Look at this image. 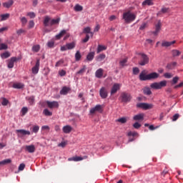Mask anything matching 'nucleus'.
Returning <instances> with one entry per match:
<instances>
[{"label":"nucleus","instance_id":"54","mask_svg":"<svg viewBox=\"0 0 183 183\" xmlns=\"http://www.w3.org/2000/svg\"><path fill=\"white\" fill-rule=\"evenodd\" d=\"M178 81H179V77H178V76L174 77L172 79V84L175 85V84L178 83Z\"/></svg>","mask_w":183,"mask_h":183},{"label":"nucleus","instance_id":"60","mask_svg":"<svg viewBox=\"0 0 183 183\" xmlns=\"http://www.w3.org/2000/svg\"><path fill=\"white\" fill-rule=\"evenodd\" d=\"M25 169V164L21 163L19 167V171H24Z\"/></svg>","mask_w":183,"mask_h":183},{"label":"nucleus","instance_id":"41","mask_svg":"<svg viewBox=\"0 0 183 183\" xmlns=\"http://www.w3.org/2000/svg\"><path fill=\"white\" fill-rule=\"evenodd\" d=\"M127 62H128V59H127V58L123 59H122V60L119 61V65H120L121 66H126Z\"/></svg>","mask_w":183,"mask_h":183},{"label":"nucleus","instance_id":"28","mask_svg":"<svg viewBox=\"0 0 183 183\" xmlns=\"http://www.w3.org/2000/svg\"><path fill=\"white\" fill-rule=\"evenodd\" d=\"M102 51H107V46L99 44L97 46V54H99L100 52H102Z\"/></svg>","mask_w":183,"mask_h":183},{"label":"nucleus","instance_id":"62","mask_svg":"<svg viewBox=\"0 0 183 183\" xmlns=\"http://www.w3.org/2000/svg\"><path fill=\"white\" fill-rule=\"evenodd\" d=\"M88 41H89V35L86 34V37L82 40V42H84V44L88 42Z\"/></svg>","mask_w":183,"mask_h":183},{"label":"nucleus","instance_id":"1","mask_svg":"<svg viewBox=\"0 0 183 183\" xmlns=\"http://www.w3.org/2000/svg\"><path fill=\"white\" fill-rule=\"evenodd\" d=\"M61 19H51L49 16H44L43 24L44 26H53V25H59Z\"/></svg>","mask_w":183,"mask_h":183},{"label":"nucleus","instance_id":"4","mask_svg":"<svg viewBox=\"0 0 183 183\" xmlns=\"http://www.w3.org/2000/svg\"><path fill=\"white\" fill-rule=\"evenodd\" d=\"M119 99L121 102H130L132 97L129 93L122 92L120 95Z\"/></svg>","mask_w":183,"mask_h":183},{"label":"nucleus","instance_id":"34","mask_svg":"<svg viewBox=\"0 0 183 183\" xmlns=\"http://www.w3.org/2000/svg\"><path fill=\"white\" fill-rule=\"evenodd\" d=\"M86 71V66H83V67L79 71L76 72V75H84Z\"/></svg>","mask_w":183,"mask_h":183},{"label":"nucleus","instance_id":"39","mask_svg":"<svg viewBox=\"0 0 183 183\" xmlns=\"http://www.w3.org/2000/svg\"><path fill=\"white\" fill-rule=\"evenodd\" d=\"M39 49H41V46L39 44H36L32 46L33 52H39Z\"/></svg>","mask_w":183,"mask_h":183},{"label":"nucleus","instance_id":"6","mask_svg":"<svg viewBox=\"0 0 183 183\" xmlns=\"http://www.w3.org/2000/svg\"><path fill=\"white\" fill-rule=\"evenodd\" d=\"M95 112L102 114V112H104V107L101 104H97L90 109V114H95Z\"/></svg>","mask_w":183,"mask_h":183},{"label":"nucleus","instance_id":"10","mask_svg":"<svg viewBox=\"0 0 183 183\" xmlns=\"http://www.w3.org/2000/svg\"><path fill=\"white\" fill-rule=\"evenodd\" d=\"M16 132L18 137H24L25 135H31V132L25 129H17Z\"/></svg>","mask_w":183,"mask_h":183},{"label":"nucleus","instance_id":"50","mask_svg":"<svg viewBox=\"0 0 183 183\" xmlns=\"http://www.w3.org/2000/svg\"><path fill=\"white\" fill-rule=\"evenodd\" d=\"M4 49H8V45L4 43L0 44V51H2Z\"/></svg>","mask_w":183,"mask_h":183},{"label":"nucleus","instance_id":"36","mask_svg":"<svg viewBox=\"0 0 183 183\" xmlns=\"http://www.w3.org/2000/svg\"><path fill=\"white\" fill-rule=\"evenodd\" d=\"M43 114L46 117H52V112H50L48 109H44L43 111Z\"/></svg>","mask_w":183,"mask_h":183},{"label":"nucleus","instance_id":"29","mask_svg":"<svg viewBox=\"0 0 183 183\" xmlns=\"http://www.w3.org/2000/svg\"><path fill=\"white\" fill-rule=\"evenodd\" d=\"M69 92V88L66 86H64L60 91L61 95H66Z\"/></svg>","mask_w":183,"mask_h":183},{"label":"nucleus","instance_id":"38","mask_svg":"<svg viewBox=\"0 0 183 183\" xmlns=\"http://www.w3.org/2000/svg\"><path fill=\"white\" fill-rule=\"evenodd\" d=\"M11 162H12V160H11V159H4L0 162V167L1 165H6V164H11Z\"/></svg>","mask_w":183,"mask_h":183},{"label":"nucleus","instance_id":"30","mask_svg":"<svg viewBox=\"0 0 183 183\" xmlns=\"http://www.w3.org/2000/svg\"><path fill=\"white\" fill-rule=\"evenodd\" d=\"M13 88L15 89H22V88H24V84L22 83H14L13 84Z\"/></svg>","mask_w":183,"mask_h":183},{"label":"nucleus","instance_id":"31","mask_svg":"<svg viewBox=\"0 0 183 183\" xmlns=\"http://www.w3.org/2000/svg\"><path fill=\"white\" fill-rule=\"evenodd\" d=\"M143 94H144V95H151L152 92H151V89H149V87H144L143 89Z\"/></svg>","mask_w":183,"mask_h":183},{"label":"nucleus","instance_id":"19","mask_svg":"<svg viewBox=\"0 0 183 183\" xmlns=\"http://www.w3.org/2000/svg\"><path fill=\"white\" fill-rule=\"evenodd\" d=\"M144 117L145 114L144 113H141L137 115H134L133 117L134 121H144Z\"/></svg>","mask_w":183,"mask_h":183},{"label":"nucleus","instance_id":"44","mask_svg":"<svg viewBox=\"0 0 183 183\" xmlns=\"http://www.w3.org/2000/svg\"><path fill=\"white\" fill-rule=\"evenodd\" d=\"M65 34H66V31L62 30L59 34L56 36V39H61V38H62V36L65 35Z\"/></svg>","mask_w":183,"mask_h":183},{"label":"nucleus","instance_id":"61","mask_svg":"<svg viewBox=\"0 0 183 183\" xmlns=\"http://www.w3.org/2000/svg\"><path fill=\"white\" fill-rule=\"evenodd\" d=\"M27 16H29L30 18H35L36 15L34 12H29L27 14Z\"/></svg>","mask_w":183,"mask_h":183},{"label":"nucleus","instance_id":"16","mask_svg":"<svg viewBox=\"0 0 183 183\" xmlns=\"http://www.w3.org/2000/svg\"><path fill=\"white\" fill-rule=\"evenodd\" d=\"M16 57H11L9 60H8V68H14V65L15 62H16Z\"/></svg>","mask_w":183,"mask_h":183},{"label":"nucleus","instance_id":"12","mask_svg":"<svg viewBox=\"0 0 183 183\" xmlns=\"http://www.w3.org/2000/svg\"><path fill=\"white\" fill-rule=\"evenodd\" d=\"M99 94L101 98H102V99H105L108 97V92L107 91L105 87H102L100 89Z\"/></svg>","mask_w":183,"mask_h":183},{"label":"nucleus","instance_id":"46","mask_svg":"<svg viewBox=\"0 0 183 183\" xmlns=\"http://www.w3.org/2000/svg\"><path fill=\"white\" fill-rule=\"evenodd\" d=\"M20 21L21 22L22 26H25L28 22V20L26 19V17H21L20 18Z\"/></svg>","mask_w":183,"mask_h":183},{"label":"nucleus","instance_id":"27","mask_svg":"<svg viewBox=\"0 0 183 183\" xmlns=\"http://www.w3.org/2000/svg\"><path fill=\"white\" fill-rule=\"evenodd\" d=\"M66 48L69 50L74 49L75 46H76V43L75 41H73L71 43H67L66 44Z\"/></svg>","mask_w":183,"mask_h":183},{"label":"nucleus","instance_id":"57","mask_svg":"<svg viewBox=\"0 0 183 183\" xmlns=\"http://www.w3.org/2000/svg\"><path fill=\"white\" fill-rule=\"evenodd\" d=\"M164 78L169 79L172 76V74H171V73H164Z\"/></svg>","mask_w":183,"mask_h":183},{"label":"nucleus","instance_id":"52","mask_svg":"<svg viewBox=\"0 0 183 183\" xmlns=\"http://www.w3.org/2000/svg\"><path fill=\"white\" fill-rule=\"evenodd\" d=\"M133 74L134 75H138V74H139V69L138 67H134Z\"/></svg>","mask_w":183,"mask_h":183},{"label":"nucleus","instance_id":"13","mask_svg":"<svg viewBox=\"0 0 183 183\" xmlns=\"http://www.w3.org/2000/svg\"><path fill=\"white\" fill-rule=\"evenodd\" d=\"M162 24L161 23V20L158 21V23L155 25V31H153L154 35H158L159 31H161V26Z\"/></svg>","mask_w":183,"mask_h":183},{"label":"nucleus","instance_id":"43","mask_svg":"<svg viewBox=\"0 0 183 183\" xmlns=\"http://www.w3.org/2000/svg\"><path fill=\"white\" fill-rule=\"evenodd\" d=\"M82 9H84V8L79 4H76L74 6V11H76V12H81Z\"/></svg>","mask_w":183,"mask_h":183},{"label":"nucleus","instance_id":"15","mask_svg":"<svg viewBox=\"0 0 183 183\" xmlns=\"http://www.w3.org/2000/svg\"><path fill=\"white\" fill-rule=\"evenodd\" d=\"M139 80L140 81H149L148 77V74H145V71H142L139 74Z\"/></svg>","mask_w":183,"mask_h":183},{"label":"nucleus","instance_id":"64","mask_svg":"<svg viewBox=\"0 0 183 183\" xmlns=\"http://www.w3.org/2000/svg\"><path fill=\"white\" fill-rule=\"evenodd\" d=\"M22 115H25L26 112H28V108L27 107H23L21 109Z\"/></svg>","mask_w":183,"mask_h":183},{"label":"nucleus","instance_id":"58","mask_svg":"<svg viewBox=\"0 0 183 183\" xmlns=\"http://www.w3.org/2000/svg\"><path fill=\"white\" fill-rule=\"evenodd\" d=\"M62 64H64V59H61L56 63L55 66H61V65H62Z\"/></svg>","mask_w":183,"mask_h":183},{"label":"nucleus","instance_id":"47","mask_svg":"<svg viewBox=\"0 0 183 183\" xmlns=\"http://www.w3.org/2000/svg\"><path fill=\"white\" fill-rule=\"evenodd\" d=\"M2 99V102H1V105H3V107H6V105H8V104H9V101L8 99H6V98H1Z\"/></svg>","mask_w":183,"mask_h":183},{"label":"nucleus","instance_id":"8","mask_svg":"<svg viewBox=\"0 0 183 183\" xmlns=\"http://www.w3.org/2000/svg\"><path fill=\"white\" fill-rule=\"evenodd\" d=\"M122 84L119 83H115L113 84L110 94L111 95H114V94H117L119 89H121Z\"/></svg>","mask_w":183,"mask_h":183},{"label":"nucleus","instance_id":"33","mask_svg":"<svg viewBox=\"0 0 183 183\" xmlns=\"http://www.w3.org/2000/svg\"><path fill=\"white\" fill-rule=\"evenodd\" d=\"M128 119L127 117H121L116 120V122H119L120 124H127Z\"/></svg>","mask_w":183,"mask_h":183},{"label":"nucleus","instance_id":"51","mask_svg":"<svg viewBox=\"0 0 183 183\" xmlns=\"http://www.w3.org/2000/svg\"><path fill=\"white\" fill-rule=\"evenodd\" d=\"M138 135V132H129L128 137H137Z\"/></svg>","mask_w":183,"mask_h":183},{"label":"nucleus","instance_id":"40","mask_svg":"<svg viewBox=\"0 0 183 183\" xmlns=\"http://www.w3.org/2000/svg\"><path fill=\"white\" fill-rule=\"evenodd\" d=\"M84 34H91V36H94V33L91 32V27H86L84 29Z\"/></svg>","mask_w":183,"mask_h":183},{"label":"nucleus","instance_id":"59","mask_svg":"<svg viewBox=\"0 0 183 183\" xmlns=\"http://www.w3.org/2000/svg\"><path fill=\"white\" fill-rule=\"evenodd\" d=\"M59 75H60V76H65V75H66V71L61 70L59 71Z\"/></svg>","mask_w":183,"mask_h":183},{"label":"nucleus","instance_id":"55","mask_svg":"<svg viewBox=\"0 0 183 183\" xmlns=\"http://www.w3.org/2000/svg\"><path fill=\"white\" fill-rule=\"evenodd\" d=\"M54 44H55V43L53 41H48L47 46L49 48H54Z\"/></svg>","mask_w":183,"mask_h":183},{"label":"nucleus","instance_id":"23","mask_svg":"<svg viewBox=\"0 0 183 183\" xmlns=\"http://www.w3.org/2000/svg\"><path fill=\"white\" fill-rule=\"evenodd\" d=\"M169 12V8L163 7L162 8L161 11H158L157 14V16H160V15H162V14H168Z\"/></svg>","mask_w":183,"mask_h":183},{"label":"nucleus","instance_id":"42","mask_svg":"<svg viewBox=\"0 0 183 183\" xmlns=\"http://www.w3.org/2000/svg\"><path fill=\"white\" fill-rule=\"evenodd\" d=\"M81 58H82V56L81 55V52L79 51H77L75 54V59L76 61H81Z\"/></svg>","mask_w":183,"mask_h":183},{"label":"nucleus","instance_id":"37","mask_svg":"<svg viewBox=\"0 0 183 183\" xmlns=\"http://www.w3.org/2000/svg\"><path fill=\"white\" fill-rule=\"evenodd\" d=\"M10 16L9 14H1L0 17H1V21H6V19H8Z\"/></svg>","mask_w":183,"mask_h":183},{"label":"nucleus","instance_id":"17","mask_svg":"<svg viewBox=\"0 0 183 183\" xmlns=\"http://www.w3.org/2000/svg\"><path fill=\"white\" fill-rule=\"evenodd\" d=\"M86 157H73L68 159V161H74V162H78L79 161H82L83 159H85Z\"/></svg>","mask_w":183,"mask_h":183},{"label":"nucleus","instance_id":"63","mask_svg":"<svg viewBox=\"0 0 183 183\" xmlns=\"http://www.w3.org/2000/svg\"><path fill=\"white\" fill-rule=\"evenodd\" d=\"M25 30L20 29L19 30L16 31V34L17 35H21V34H24Z\"/></svg>","mask_w":183,"mask_h":183},{"label":"nucleus","instance_id":"48","mask_svg":"<svg viewBox=\"0 0 183 183\" xmlns=\"http://www.w3.org/2000/svg\"><path fill=\"white\" fill-rule=\"evenodd\" d=\"M28 101H29V103L30 104V105H33L34 102H35V97L31 96V97H29Z\"/></svg>","mask_w":183,"mask_h":183},{"label":"nucleus","instance_id":"2","mask_svg":"<svg viewBox=\"0 0 183 183\" xmlns=\"http://www.w3.org/2000/svg\"><path fill=\"white\" fill-rule=\"evenodd\" d=\"M137 18V15L131 11H127L123 14V19L126 24H131V22H134Z\"/></svg>","mask_w":183,"mask_h":183},{"label":"nucleus","instance_id":"49","mask_svg":"<svg viewBox=\"0 0 183 183\" xmlns=\"http://www.w3.org/2000/svg\"><path fill=\"white\" fill-rule=\"evenodd\" d=\"M39 131V126L36 125L34 126L32 128V132H34V134H37V132Z\"/></svg>","mask_w":183,"mask_h":183},{"label":"nucleus","instance_id":"56","mask_svg":"<svg viewBox=\"0 0 183 183\" xmlns=\"http://www.w3.org/2000/svg\"><path fill=\"white\" fill-rule=\"evenodd\" d=\"M141 127V124L138 123V122H135L133 124V127L135 128V129H139V127Z\"/></svg>","mask_w":183,"mask_h":183},{"label":"nucleus","instance_id":"11","mask_svg":"<svg viewBox=\"0 0 183 183\" xmlns=\"http://www.w3.org/2000/svg\"><path fill=\"white\" fill-rule=\"evenodd\" d=\"M39 65H40L39 59H37L35 66H33L31 69V72L32 74H34V75H36V74L39 72Z\"/></svg>","mask_w":183,"mask_h":183},{"label":"nucleus","instance_id":"20","mask_svg":"<svg viewBox=\"0 0 183 183\" xmlns=\"http://www.w3.org/2000/svg\"><path fill=\"white\" fill-rule=\"evenodd\" d=\"M176 41H163L162 43V46L164 48H168V46H171V45H174V44H176Z\"/></svg>","mask_w":183,"mask_h":183},{"label":"nucleus","instance_id":"14","mask_svg":"<svg viewBox=\"0 0 183 183\" xmlns=\"http://www.w3.org/2000/svg\"><path fill=\"white\" fill-rule=\"evenodd\" d=\"M25 149L26 151H27V152H29V154H34V152H35V145L34 144H31V145H26L25 147Z\"/></svg>","mask_w":183,"mask_h":183},{"label":"nucleus","instance_id":"5","mask_svg":"<svg viewBox=\"0 0 183 183\" xmlns=\"http://www.w3.org/2000/svg\"><path fill=\"white\" fill-rule=\"evenodd\" d=\"M142 59L140 60V61L139 62V65H141V66H144L145 65H147V64L149 63V57H148V56L145 54H140Z\"/></svg>","mask_w":183,"mask_h":183},{"label":"nucleus","instance_id":"3","mask_svg":"<svg viewBox=\"0 0 183 183\" xmlns=\"http://www.w3.org/2000/svg\"><path fill=\"white\" fill-rule=\"evenodd\" d=\"M164 86H167V81L165 80L160 82H154L150 85V88H152V89H161Z\"/></svg>","mask_w":183,"mask_h":183},{"label":"nucleus","instance_id":"25","mask_svg":"<svg viewBox=\"0 0 183 183\" xmlns=\"http://www.w3.org/2000/svg\"><path fill=\"white\" fill-rule=\"evenodd\" d=\"M94 57H95V52L94 51L89 52L86 56V61H91L94 59Z\"/></svg>","mask_w":183,"mask_h":183},{"label":"nucleus","instance_id":"22","mask_svg":"<svg viewBox=\"0 0 183 183\" xmlns=\"http://www.w3.org/2000/svg\"><path fill=\"white\" fill-rule=\"evenodd\" d=\"M104 75V69H99L95 72V76L96 78H102Z\"/></svg>","mask_w":183,"mask_h":183},{"label":"nucleus","instance_id":"35","mask_svg":"<svg viewBox=\"0 0 183 183\" xmlns=\"http://www.w3.org/2000/svg\"><path fill=\"white\" fill-rule=\"evenodd\" d=\"M172 55L175 58V56H179L181 55V51L177 49H174L172 51Z\"/></svg>","mask_w":183,"mask_h":183},{"label":"nucleus","instance_id":"26","mask_svg":"<svg viewBox=\"0 0 183 183\" xmlns=\"http://www.w3.org/2000/svg\"><path fill=\"white\" fill-rule=\"evenodd\" d=\"M14 5V0H9L8 1L3 4L4 8H11Z\"/></svg>","mask_w":183,"mask_h":183},{"label":"nucleus","instance_id":"9","mask_svg":"<svg viewBox=\"0 0 183 183\" xmlns=\"http://www.w3.org/2000/svg\"><path fill=\"white\" fill-rule=\"evenodd\" d=\"M46 104L48 108H49L50 109H54V108H59V104L58 103V102L46 101Z\"/></svg>","mask_w":183,"mask_h":183},{"label":"nucleus","instance_id":"24","mask_svg":"<svg viewBox=\"0 0 183 183\" xmlns=\"http://www.w3.org/2000/svg\"><path fill=\"white\" fill-rule=\"evenodd\" d=\"M105 58H107V56L104 54H101L96 57V61H97V62H102Z\"/></svg>","mask_w":183,"mask_h":183},{"label":"nucleus","instance_id":"32","mask_svg":"<svg viewBox=\"0 0 183 183\" xmlns=\"http://www.w3.org/2000/svg\"><path fill=\"white\" fill-rule=\"evenodd\" d=\"M143 6H145L148 5V6H152V5H154V1L152 0H145L142 3Z\"/></svg>","mask_w":183,"mask_h":183},{"label":"nucleus","instance_id":"45","mask_svg":"<svg viewBox=\"0 0 183 183\" xmlns=\"http://www.w3.org/2000/svg\"><path fill=\"white\" fill-rule=\"evenodd\" d=\"M1 58L6 59V58H9L11 56V54L9 51H6L1 54Z\"/></svg>","mask_w":183,"mask_h":183},{"label":"nucleus","instance_id":"53","mask_svg":"<svg viewBox=\"0 0 183 183\" xmlns=\"http://www.w3.org/2000/svg\"><path fill=\"white\" fill-rule=\"evenodd\" d=\"M34 26H35V22H34V20H31L29 22V29H31V28H34Z\"/></svg>","mask_w":183,"mask_h":183},{"label":"nucleus","instance_id":"18","mask_svg":"<svg viewBox=\"0 0 183 183\" xmlns=\"http://www.w3.org/2000/svg\"><path fill=\"white\" fill-rule=\"evenodd\" d=\"M62 131L64 134H71V132H72V127L66 125L63 127Z\"/></svg>","mask_w":183,"mask_h":183},{"label":"nucleus","instance_id":"21","mask_svg":"<svg viewBox=\"0 0 183 183\" xmlns=\"http://www.w3.org/2000/svg\"><path fill=\"white\" fill-rule=\"evenodd\" d=\"M149 81L151 79H157V78H159V74L157 72H152L148 74Z\"/></svg>","mask_w":183,"mask_h":183},{"label":"nucleus","instance_id":"7","mask_svg":"<svg viewBox=\"0 0 183 183\" xmlns=\"http://www.w3.org/2000/svg\"><path fill=\"white\" fill-rule=\"evenodd\" d=\"M137 108H142V109H152L154 108V104L147 103H138L137 104Z\"/></svg>","mask_w":183,"mask_h":183}]
</instances>
